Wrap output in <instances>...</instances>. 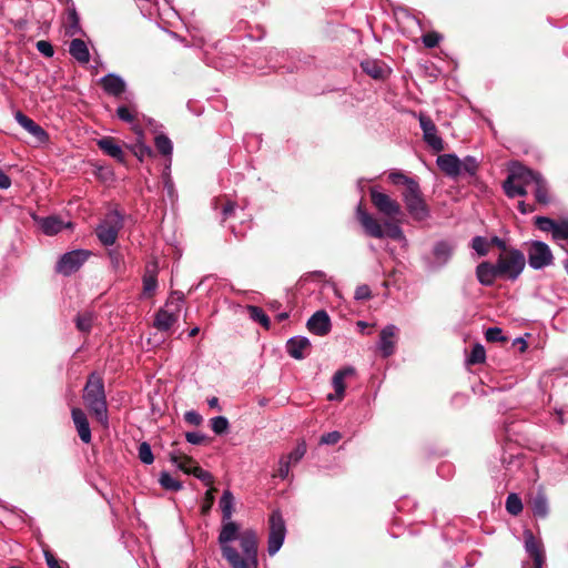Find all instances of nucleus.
<instances>
[{
    "label": "nucleus",
    "instance_id": "9b49d317",
    "mask_svg": "<svg viewBox=\"0 0 568 568\" xmlns=\"http://www.w3.org/2000/svg\"><path fill=\"white\" fill-rule=\"evenodd\" d=\"M524 538L526 552L532 559V562H524L523 568H542L545 552L541 542L535 538L530 530H525Z\"/></svg>",
    "mask_w": 568,
    "mask_h": 568
},
{
    "label": "nucleus",
    "instance_id": "864d4df0",
    "mask_svg": "<svg viewBox=\"0 0 568 568\" xmlns=\"http://www.w3.org/2000/svg\"><path fill=\"white\" fill-rule=\"evenodd\" d=\"M38 51L47 58H51L54 53L53 47L49 41L40 40L36 44Z\"/></svg>",
    "mask_w": 568,
    "mask_h": 568
},
{
    "label": "nucleus",
    "instance_id": "49530a36",
    "mask_svg": "<svg viewBox=\"0 0 568 568\" xmlns=\"http://www.w3.org/2000/svg\"><path fill=\"white\" fill-rule=\"evenodd\" d=\"M486 358V352L484 346L480 344H477L473 347L471 353L469 355L468 362L470 364H479L485 362Z\"/></svg>",
    "mask_w": 568,
    "mask_h": 568
},
{
    "label": "nucleus",
    "instance_id": "79ce46f5",
    "mask_svg": "<svg viewBox=\"0 0 568 568\" xmlns=\"http://www.w3.org/2000/svg\"><path fill=\"white\" fill-rule=\"evenodd\" d=\"M388 180L395 185H404L405 189L410 186V183H415L416 180L403 174L402 172H392L388 174Z\"/></svg>",
    "mask_w": 568,
    "mask_h": 568
},
{
    "label": "nucleus",
    "instance_id": "20e7f679",
    "mask_svg": "<svg viewBox=\"0 0 568 568\" xmlns=\"http://www.w3.org/2000/svg\"><path fill=\"white\" fill-rule=\"evenodd\" d=\"M402 197L413 219L423 221L428 217L429 211L417 181L402 192Z\"/></svg>",
    "mask_w": 568,
    "mask_h": 568
},
{
    "label": "nucleus",
    "instance_id": "a19ab883",
    "mask_svg": "<svg viewBox=\"0 0 568 568\" xmlns=\"http://www.w3.org/2000/svg\"><path fill=\"white\" fill-rule=\"evenodd\" d=\"M138 454L140 460L145 465H151L154 460L151 446L146 442L140 444Z\"/></svg>",
    "mask_w": 568,
    "mask_h": 568
},
{
    "label": "nucleus",
    "instance_id": "e2e57ef3",
    "mask_svg": "<svg viewBox=\"0 0 568 568\" xmlns=\"http://www.w3.org/2000/svg\"><path fill=\"white\" fill-rule=\"evenodd\" d=\"M186 437V440L191 444H194V445H199L201 443H203L205 436L200 434V433H187L185 435Z\"/></svg>",
    "mask_w": 568,
    "mask_h": 568
},
{
    "label": "nucleus",
    "instance_id": "dca6fc26",
    "mask_svg": "<svg viewBox=\"0 0 568 568\" xmlns=\"http://www.w3.org/2000/svg\"><path fill=\"white\" fill-rule=\"evenodd\" d=\"M438 168L448 176L456 178L463 172V162L455 154H443L437 158Z\"/></svg>",
    "mask_w": 568,
    "mask_h": 568
},
{
    "label": "nucleus",
    "instance_id": "72a5a7b5",
    "mask_svg": "<svg viewBox=\"0 0 568 568\" xmlns=\"http://www.w3.org/2000/svg\"><path fill=\"white\" fill-rule=\"evenodd\" d=\"M532 192L535 194V199L540 204H548L550 202L548 195V187L545 180L540 176L539 180L532 186Z\"/></svg>",
    "mask_w": 568,
    "mask_h": 568
},
{
    "label": "nucleus",
    "instance_id": "f704fd0d",
    "mask_svg": "<svg viewBox=\"0 0 568 568\" xmlns=\"http://www.w3.org/2000/svg\"><path fill=\"white\" fill-rule=\"evenodd\" d=\"M247 312L253 321L260 323L266 329L270 328L271 321L261 307L248 305Z\"/></svg>",
    "mask_w": 568,
    "mask_h": 568
},
{
    "label": "nucleus",
    "instance_id": "f8f14e48",
    "mask_svg": "<svg viewBox=\"0 0 568 568\" xmlns=\"http://www.w3.org/2000/svg\"><path fill=\"white\" fill-rule=\"evenodd\" d=\"M420 128L423 130L424 141L436 152H440L444 150V141L437 134V128L433 120L426 115L420 113L418 116Z\"/></svg>",
    "mask_w": 568,
    "mask_h": 568
},
{
    "label": "nucleus",
    "instance_id": "c85d7f7f",
    "mask_svg": "<svg viewBox=\"0 0 568 568\" xmlns=\"http://www.w3.org/2000/svg\"><path fill=\"white\" fill-rule=\"evenodd\" d=\"M511 175H519L520 176V184L523 185V189H526L528 191V187H531L535 185V183L539 180L540 175L525 166L517 165L514 166L510 171Z\"/></svg>",
    "mask_w": 568,
    "mask_h": 568
},
{
    "label": "nucleus",
    "instance_id": "a18cd8bd",
    "mask_svg": "<svg viewBox=\"0 0 568 568\" xmlns=\"http://www.w3.org/2000/svg\"><path fill=\"white\" fill-rule=\"evenodd\" d=\"M211 428L215 434L221 435L227 430L229 420L224 416L213 417L211 419Z\"/></svg>",
    "mask_w": 568,
    "mask_h": 568
},
{
    "label": "nucleus",
    "instance_id": "0eeeda50",
    "mask_svg": "<svg viewBox=\"0 0 568 568\" xmlns=\"http://www.w3.org/2000/svg\"><path fill=\"white\" fill-rule=\"evenodd\" d=\"M286 535L284 519L280 511H273L270 517V534L267 551L274 556L282 547Z\"/></svg>",
    "mask_w": 568,
    "mask_h": 568
},
{
    "label": "nucleus",
    "instance_id": "bf43d9fd",
    "mask_svg": "<svg viewBox=\"0 0 568 568\" xmlns=\"http://www.w3.org/2000/svg\"><path fill=\"white\" fill-rule=\"evenodd\" d=\"M372 296L371 288L367 285H361L355 291V298L358 301L368 300Z\"/></svg>",
    "mask_w": 568,
    "mask_h": 568
},
{
    "label": "nucleus",
    "instance_id": "052dcab7",
    "mask_svg": "<svg viewBox=\"0 0 568 568\" xmlns=\"http://www.w3.org/2000/svg\"><path fill=\"white\" fill-rule=\"evenodd\" d=\"M109 257L111 260L112 266L115 271H119L122 267L123 261L122 256L118 251H110Z\"/></svg>",
    "mask_w": 568,
    "mask_h": 568
},
{
    "label": "nucleus",
    "instance_id": "1a4fd4ad",
    "mask_svg": "<svg viewBox=\"0 0 568 568\" xmlns=\"http://www.w3.org/2000/svg\"><path fill=\"white\" fill-rule=\"evenodd\" d=\"M528 263L535 270L552 264L554 256L550 247L544 242H532L528 248Z\"/></svg>",
    "mask_w": 568,
    "mask_h": 568
},
{
    "label": "nucleus",
    "instance_id": "4d7b16f0",
    "mask_svg": "<svg viewBox=\"0 0 568 568\" xmlns=\"http://www.w3.org/2000/svg\"><path fill=\"white\" fill-rule=\"evenodd\" d=\"M341 438H342L341 433L329 432V433L324 434L321 437V444L334 445V444L338 443Z\"/></svg>",
    "mask_w": 568,
    "mask_h": 568
},
{
    "label": "nucleus",
    "instance_id": "de8ad7c7",
    "mask_svg": "<svg viewBox=\"0 0 568 568\" xmlns=\"http://www.w3.org/2000/svg\"><path fill=\"white\" fill-rule=\"evenodd\" d=\"M92 315L91 313H84L77 317V327L81 332H89L92 326Z\"/></svg>",
    "mask_w": 568,
    "mask_h": 568
},
{
    "label": "nucleus",
    "instance_id": "7ed1b4c3",
    "mask_svg": "<svg viewBox=\"0 0 568 568\" xmlns=\"http://www.w3.org/2000/svg\"><path fill=\"white\" fill-rule=\"evenodd\" d=\"M496 265L500 277L516 280L525 267V256L518 250H505L499 255Z\"/></svg>",
    "mask_w": 568,
    "mask_h": 568
},
{
    "label": "nucleus",
    "instance_id": "cd10ccee",
    "mask_svg": "<svg viewBox=\"0 0 568 568\" xmlns=\"http://www.w3.org/2000/svg\"><path fill=\"white\" fill-rule=\"evenodd\" d=\"M99 148L109 156L119 162H124V152L113 138H103L98 141Z\"/></svg>",
    "mask_w": 568,
    "mask_h": 568
},
{
    "label": "nucleus",
    "instance_id": "7c9ffc66",
    "mask_svg": "<svg viewBox=\"0 0 568 568\" xmlns=\"http://www.w3.org/2000/svg\"><path fill=\"white\" fill-rule=\"evenodd\" d=\"M519 175H508L507 180L504 182L503 187L507 196L516 197V196H525L527 194V190L523 189L520 184Z\"/></svg>",
    "mask_w": 568,
    "mask_h": 568
},
{
    "label": "nucleus",
    "instance_id": "58836bf2",
    "mask_svg": "<svg viewBox=\"0 0 568 568\" xmlns=\"http://www.w3.org/2000/svg\"><path fill=\"white\" fill-rule=\"evenodd\" d=\"M160 484L163 488L172 491H178L182 488V484L166 471L160 475Z\"/></svg>",
    "mask_w": 568,
    "mask_h": 568
},
{
    "label": "nucleus",
    "instance_id": "b1692460",
    "mask_svg": "<svg viewBox=\"0 0 568 568\" xmlns=\"http://www.w3.org/2000/svg\"><path fill=\"white\" fill-rule=\"evenodd\" d=\"M42 232L47 235H55L65 227H71V222H64L59 216L52 215L38 220Z\"/></svg>",
    "mask_w": 568,
    "mask_h": 568
},
{
    "label": "nucleus",
    "instance_id": "0e129e2a",
    "mask_svg": "<svg viewBox=\"0 0 568 568\" xmlns=\"http://www.w3.org/2000/svg\"><path fill=\"white\" fill-rule=\"evenodd\" d=\"M185 420L193 425H200L202 417L196 412H187L185 414Z\"/></svg>",
    "mask_w": 568,
    "mask_h": 568
},
{
    "label": "nucleus",
    "instance_id": "ddd939ff",
    "mask_svg": "<svg viewBox=\"0 0 568 568\" xmlns=\"http://www.w3.org/2000/svg\"><path fill=\"white\" fill-rule=\"evenodd\" d=\"M220 508L222 511V528L221 531H224L231 525L235 527V532L240 531V526L235 521L232 520L233 511H234V496L233 494L226 489L224 490L221 499H220Z\"/></svg>",
    "mask_w": 568,
    "mask_h": 568
},
{
    "label": "nucleus",
    "instance_id": "3c124183",
    "mask_svg": "<svg viewBox=\"0 0 568 568\" xmlns=\"http://www.w3.org/2000/svg\"><path fill=\"white\" fill-rule=\"evenodd\" d=\"M385 225L387 227V233L385 232V235L396 241L405 240L404 233L398 225L392 223H386Z\"/></svg>",
    "mask_w": 568,
    "mask_h": 568
},
{
    "label": "nucleus",
    "instance_id": "c03bdc74",
    "mask_svg": "<svg viewBox=\"0 0 568 568\" xmlns=\"http://www.w3.org/2000/svg\"><path fill=\"white\" fill-rule=\"evenodd\" d=\"M116 115L124 122H133L136 118V110L131 106L121 105L116 109Z\"/></svg>",
    "mask_w": 568,
    "mask_h": 568
},
{
    "label": "nucleus",
    "instance_id": "a878e982",
    "mask_svg": "<svg viewBox=\"0 0 568 568\" xmlns=\"http://www.w3.org/2000/svg\"><path fill=\"white\" fill-rule=\"evenodd\" d=\"M476 275L480 284L486 286L491 285L496 277H500L497 265H493L488 262H483L477 266Z\"/></svg>",
    "mask_w": 568,
    "mask_h": 568
},
{
    "label": "nucleus",
    "instance_id": "f03ea898",
    "mask_svg": "<svg viewBox=\"0 0 568 568\" xmlns=\"http://www.w3.org/2000/svg\"><path fill=\"white\" fill-rule=\"evenodd\" d=\"M83 400L87 407L102 425L108 424V406L103 381L100 376L90 375L83 389Z\"/></svg>",
    "mask_w": 568,
    "mask_h": 568
},
{
    "label": "nucleus",
    "instance_id": "a211bd4d",
    "mask_svg": "<svg viewBox=\"0 0 568 568\" xmlns=\"http://www.w3.org/2000/svg\"><path fill=\"white\" fill-rule=\"evenodd\" d=\"M454 245L446 241H440L434 245L433 248V266L443 267L445 266L453 256Z\"/></svg>",
    "mask_w": 568,
    "mask_h": 568
},
{
    "label": "nucleus",
    "instance_id": "393cba45",
    "mask_svg": "<svg viewBox=\"0 0 568 568\" xmlns=\"http://www.w3.org/2000/svg\"><path fill=\"white\" fill-rule=\"evenodd\" d=\"M361 67L366 74L375 80H383L389 74L387 65L378 60H365Z\"/></svg>",
    "mask_w": 568,
    "mask_h": 568
},
{
    "label": "nucleus",
    "instance_id": "6e6552de",
    "mask_svg": "<svg viewBox=\"0 0 568 568\" xmlns=\"http://www.w3.org/2000/svg\"><path fill=\"white\" fill-rule=\"evenodd\" d=\"M369 195L373 205L381 214L392 219L402 214V207L399 203L392 199L388 194L372 187L369 190Z\"/></svg>",
    "mask_w": 568,
    "mask_h": 568
},
{
    "label": "nucleus",
    "instance_id": "6e6d98bb",
    "mask_svg": "<svg viewBox=\"0 0 568 568\" xmlns=\"http://www.w3.org/2000/svg\"><path fill=\"white\" fill-rule=\"evenodd\" d=\"M192 475H194L196 478L202 480L205 485H212V483H213L212 475L209 471H206V470L202 469L201 467H199L197 465L194 468Z\"/></svg>",
    "mask_w": 568,
    "mask_h": 568
},
{
    "label": "nucleus",
    "instance_id": "774afa93",
    "mask_svg": "<svg viewBox=\"0 0 568 568\" xmlns=\"http://www.w3.org/2000/svg\"><path fill=\"white\" fill-rule=\"evenodd\" d=\"M45 559L49 568H61L58 560L51 554L47 552Z\"/></svg>",
    "mask_w": 568,
    "mask_h": 568
},
{
    "label": "nucleus",
    "instance_id": "2f4dec72",
    "mask_svg": "<svg viewBox=\"0 0 568 568\" xmlns=\"http://www.w3.org/2000/svg\"><path fill=\"white\" fill-rule=\"evenodd\" d=\"M170 460L185 474H192L196 467V463L191 457L178 453H171Z\"/></svg>",
    "mask_w": 568,
    "mask_h": 568
},
{
    "label": "nucleus",
    "instance_id": "423d86ee",
    "mask_svg": "<svg viewBox=\"0 0 568 568\" xmlns=\"http://www.w3.org/2000/svg\"><path fill=\"white\" fill-rule=\"evenodd\" d=\"M123 226V221L118 212H112L106 215L95 230L97 236L100 242L105 245H113L118 239V233Z\"/></svg>",
    "mask_w": 568,
    "mask_h": 568
},
{
    "label": "nucleus",
    "instance_id": "e433bc0d",
    "mask_svg": "<svg viewBox=\"0 0 568 568\" xmlns=\"http://www.w3.org/2000/svg\"><path fill=\"white\" fill-rule=\"evenodd\" d=\"M154 143H155L158 151L161 154H163L165 156H170L172 154L173 145H172L171 140L166 135H164V134L156 135Z\"/></svg>",
    "mask_w": 568,
    "mask_h": 568
},
{
    "label": "nucleus",
    "instance_id": "4468645a",
    "mask_svg": "<svg viewBox=\"0 0 568 568\" xmlns=\"http://www.w3.org/2000/svg\"><path fill=\"white\" fill-rule=\"evenodd\" d=\"M357 220L363 226L365 233L375 239H383L385 231L382 224L369 213L363 210L361 206L357 207Z\"/></svg>",
    "mask_w": 568,
    "mask_h": 568
},
{
    "label": "nucleus",
    "instance_id": "09e8293b",
    "mask_svg": "<svg viewBox=\"0 0 568 568\" xmlns=\"http://www.w3.org/2000/svg\"><path fill=\"white\" fill-rule=\"evenodd\" d=\"M485 337L488 342H506L507 338L503 335L499 327H490L486 331Z\"/></svg>",
    "mask_w": 568,
    "mask_h": 568
},
{
    "label": "nucleus",
    "instance_id": "5701e85b",
    "mask_svg": "<svg viewBox=\"0 0 568 568\" xmlns=\"http://www.w3.org/2000/svg\"><path fill=\"white\" fill-rule=\"evenodd\" d=\"M14 119L24 130L36 136L39 141L43 142L48 138L45 131L21 111H17L14 113Z\"/></svg>",
    "mask_w": 568,
    "mask_h": 568
},
{
    "label": "nucleus",
    "instance_id": "412c9836",
    "mask_svg": "<svg viewBox=\"0 0 568 568\" xmlns=\"http://www.w3.org/2000/svg\"><path fill=\"white\" fill-rule=\"evenodd\" d=\"M72 420L75 425L77 432L81 440L85 444L91 442V429L84 412L80 408H72L71 410Z\"/></svg>",
    "mask_w": 568,
    "mask_h": 568
},
{
    "label": "nucleus",
    "instance_id": "338daca9",
    "mask_svg": "<svg viewBox=\"0 0 568 568\" xmlns=\"http://www.w3.org/2000/svg\"><path fill=\"white\" fill-rule=\"evenodd\" d=\"M234 209H235V204L233 202H227L223 210H222V213H223V216L224 219L229 217L231 214H233L234 212Z\"/></svg>",
    "mask_w": 568,
    "mask_h": 568
},
{
    "label": "nucleus",
    "instance_id": "680f3d73",
    "mask_svg": "<svg viewBox=\"0 0 568 568\" xmlns=\"http://www.w3.org/2000/svg\"><path fill=\"white\" fill-rule=\"evenodd\" d=\"M214 491H215V488H211L205 494V503L202 507V511L204 514H206L211 509V507L214 503Z\"/></svg>",
    "mask_w": 568,
    "mask_h": 568
},
{
    "label": "nucleus",
    "instance_id": "ea45409f",
    "mask_svg": "<svg viewBox=\"0 0 568 568\" xmlns=\"http://www.w3.org/2000/svg\"><path fill=\"white\" fill-rule=\"evenodd\" d=\"M555 241L556 242L566 241L567 244L566 245L561 244V247L566 252H568V220H564V221L559 222L558 227H556Z\"/></svg>",
    "mask_w": 568,
    "mask_h": 568
},
{
    "label": "nucleus",
    "instance_id": "13d9d810",
    "mask_svg": "<svg viewBox=\"0 0 568 568\" xmlns=\"http://www.w3.org/2000/svg\"><path fill=\"white\" fill-rule=\"evenodd\" d=\"M440 37L436 32H429L423 36V43L427 48H434L439 43Z\"/></svg>",
    "mask_w": 568,
    "mask_h": 568
},
{
    "label": "nucleus",
    "instance_id": "39448f33",
    "mask_svg": "<svg viewBox=\"0 0 568 568\" xmlns=\"http://www.w3.org/2000/svg\"><path fill=\"white\" fill-rule=\"evenodd\" d=\"M182 310V300H169L164 307L155 315L154 327L161 332H168L179 320Z\"/></svg>",
    "mask_w": 568,
    "mask_h": 568
},
{
    "label": "nucleus",
    "instance_id": "f257e3e1",
    "mask_svg": "<svg viewBox=\"0 0 568 568\" xmlns=\"http://www.w3.org/2000/svg\"><path fill=\"white\" fill-rule=\"evenodd\" d=\"M219 544L223 558L232 568H258V544L254 530L235 532V527L231 525L220 531Z\"/></svg>",
    "mask_w": 568,
    "mask_h": 568
},
{
    "label": "nucleus",
    "instance_id": "2eb2a0df",
    "mask_svg": "<svg viewBox=\"0 0 568 568\" xmlns=\"http://www.w3.org/2000/svg\"><path fill=\"white\" fill-rule=\"evenodd\" d=\"M397 327L393 324L385 326L379 334L378 348L384 357H388L395 352Z\"/></svg>",
    "mask_w": 568,
    "mask_h": 568
},
{
    "label": "nucleus",
    "instance_id": "8fccbe9b",
    "mask_svg": "<svg viewBox=\"0 0 568 568\" xmlns=\"http://www.w3.org/2000/svg\"><path fill=\"white\" fill-rule=\"evenodd\" d=\"M306 453V445L304 443H301L298 444L293 452H291L288 455H286L285 457L291 462V463H297L300 462L303 456L305 455Z\"/></svg>",
    "mask_w": 568,
    "mask_h": 568
},
{
    "label": "nucleus",
    "instance_id": "c756f323",
    "mask_svg": "<svg viewBox=\"0 0 568 568\" xmlns=\"http://www.w3.org/2000/svg\"><path fill=\"white\" fill-rule=\"evenodd\" d=\"M70 54L80 63L85 64L90 61V52L87 43L81 39H73L69 47Z\"/></svg>",
    "mask_w": 568,
    "mask_h": 568
},
{
    "label": "nucleus",
    "instance_id": "c9c22d12",
    "mask_svg": "<svg viewBox=\"0 0 568 568\" xmlns=\"http://www.w3.org/2000/svg\"><path fill=\"white\" fill-rule=\"evenodd\" d=\"M536 226L544 232H551L552 239L555 240L556 227H558L559 222L554 221L547 216H537L535 219Z\"/></svg>",
    "mask_w": 568,
    "mask_h": 568
},
{
    "label": "nucleus",
    "instance_id": "aec40b11",
    "mask_svg": "<svg viewBox=\"0 0 568 568\" xmlns=\"http://www.w3.org/2000/svg\"><path fill=\"white\" fill-rule=\"evenodd\" d=\"M287 353L295 359H303L311 349V342L304 336H295L286 344Z\"/></svg>",
    "mask_w": 568,
    "mask_h": 568
},
{
    "label": "nucleus",
    "instance_id": "bb28decb",
    "mask_svg": "<svg viewBox=\"0 0 568 568\" xmlns=\"http://www.w3.org/2000/svg\"><path fill=\"white\" fill-rule=\"evenodd\" d=\"M158 264L151 263L145 267L143 275V294L145 296H152L158 287Z\"/></svg>",
    "mask_w": 568,
    "mask_h": 568
},
{
    "label": "nucleus",
    "instance_id": "6ab92c4d",
    "mask_svg": "<svg viewBox=\"0 0 568 568\" xmlns=\"http://www.w3.org/2000/svg\"><path fill=\"white\" fill-rule=\"evenodd\" d=\"M355 374V369L353 367H345L343 369L337 371L332 379L333 387L335 389V394H329L327 398L329 400H341L345 395V378L348 376H353Z\"/></svg>",
    "mask_w": 568,
    "mask_h": 568
},
{
    "label": "nucleus",
    "instance_id": "4be33fe9",
    "mask_svg": "<svg viewBox=\"0 0 568 568\" xmlns=\"http://www.w3.org/2000/svg\"><path fill=\"white\" fill-rule=\"evenodd\" d=\"M103 90L113 97H119L125 91L124 80L113 73H109L100 80Z\"/></svg>",
    "mask_w": 568,
    "mask_h": 568
},
{
    "label": "nucleus",
    "instance_id": "f3484780",
    "mask_svg": "<svg viewBox=\"0 0 568 568\" xmlns=\"http://www.w3.org/2000/svg\"><path fill=\"white\" fill-rule=\"evenodd\" d=\"M307 328L311 333L324 336L329 332L331 321L325 311H317L307 321Z\"/></svg>",
    "mask_w": 568,
    "mask_h": 568
},
{
    "label": "nucleus",
    "instance_id": "4c0bfd02",
    "mask_svg": "<svg viewBox=\"0 0 568 568\" xmlns=\"http://www.w3.org/2000/svg\"><path fill=\"white\" fill-rule=\"evenodd\" d=\"M506 509L514 516L519 515L523 511L521 499L516 494H509L506 499Z\"/></svg>",
    "mask_w": 568,
    "mask_h": 568
},
{
    "label": "nucleus",
    "instance_id": "69168bd1",
    "mask_svg": "<svg viewBox=\"0 0 568 568\" xmlns=\"http://www.w3.org/2000/svg\"><path fill=\"white\" fill-rule=\"evenodd\" d=\"M11 185L10 178L0 169V189L7 190Z\"/></svg>",
    "mask_w": 568,
    "mask_h": 568
},
{
    "label": "nucleus",
    "instance_id": "473e14b6",
    "mask_svg": "<svg viewBox=\"0 0 568 568\" xmlns=\"http://www.w3.org/2000/svg\"><path fill=\"white\" fill-rule=\"evenodd\" d=\"M530 506L536 517L545 518L548 514V500L542 493H538L530 500Z\"/></svg>",
    "mask_w": 568,
    "mask_h": 568
},
{
    "label": "nucleus",
    "instance_id": "5fc2aeb1",
    "mask_svg": "<svg viewBox=\"0 0 568 568\" xmlns=\"http://www.w3.org/2000/svg\"><path fill=\"white\" fill-rule=\"evenodd\" d=\"M133 153L140 161H142L144 158L152 155V150L143 143H136L134 145Z\"/></svg>",
    "mask_w": 568,
    "mask_h": 568
},
{
    "label": "nucleus",
    "instance_id": "603ef678",
    "mask_svg": "<svg viewBox=\"0 0 568 568\" xmlns=\"http://www.w3.org/2000/svg\"><path fill=\"white\" fill-rule=\"evenodd\" d=\"M290 466H291V462L285 456H283L280 459L278 469H277L275 476L280 477L282 479H285L290 474Z\"/></svg>",
    "mask_w": 568,
    "mask_h": 568
},
{
    "label": "nucleus",
    "instance_id": "9d476101",
    "mask_svg": "<svg viewBox=\"0 0 568 568\" xmlns=\"http://www.w3.org/2000/svg\"><path fill=\"white\" fill-rule=\"evenodd\" d=\"M90 256L85 250H75L61 256L57 264V271L63 275H71L77 272Z\"/></svg>",
    "mask_w": 568,
    "mask_h": 568
},
{
    "label": "nucleus",
    "instance_id": "37998d69",
    "mask_svg": "<svg viewBox=\"0 0 568 568\" xmlns=\"http://www.w3.org/2000/svg\"><path fill=\"white\" fill-rule=\"evenodd\" d=\"M471 247L478 255L485 256L489 251V242L483 236H475L471 241Z\"/></svg>",
    "mask_w": 568,
    "mask_h": 568
}]
</instances>
